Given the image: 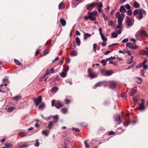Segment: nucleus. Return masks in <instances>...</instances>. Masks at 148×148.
<instances>
[{
  "label": "nucleus",
  "mask_w": 148,
  "mask_h": 148,
  "mask_svg": "<svg viewBox=\"0 0 148 148\" xmlns=\"http://www.w3.org/2000/svg\"><path fill=\"white\" fill-rule=\"evenodd\" d=\"M125 16V14H120L117 12L116 14V17L118 18V25L116 27V29H121L122 27V23Z\"/></svg>",
  "instance_id": "f257e3e1"
},
{
  "label": "nucleus",
  "mask_w": 148,
  "mask_h": 148,
  "mask_svg": "<svg viewBox=\"0 0 148 148\" xmlns=\"http://www.w3.org/2000/svg\"><path fill=\"white\" fill-rule=\"evenodd\" d=\"M136 36L143 37L147 36V34L144 30H141L137 32L136 34Z\"/></svg>",
  "instance_id": "f03ea898"
},
{
  "label": "nucleus",
  "mask_w": 148,
  "mask_h": 148,
  "mask_svg": "<svg viewBox=\"0 0 148 148\" xmlns=\"http://www.w3.org/2000/svg\"><path fill=\"white\" fill-rule=\"evenodd\" d=\"M145 11L141 8L138 10H136L133 12V14L134 15H136L137 14H145Z\"/></svg>",
  "instance_id": "7ed1b4c3"
},
{
  "label": "nucleus",
  "mask_w": 148,
  "mask_h": 148,
  "mask_svg": "<svg viewBox=\"0 0 148 148\" xmlns=\"http://www.w3.org/2000/svg\"><path fill=\"white\" fill-rule=\"evenodd\" d=\"M42 98L40 96H39L37 99L34 98L33 101L35 103L36 106H38L42 101Z\"/></svg>",
  "instance_id": "20e7f679"
},
{
  "label": "nucleus",
  "mask_w": 148,
  "mask_h": 148,
  "mask_svg": "<svg viewBox=\"0 0 148 148\" xmlns=\"http://www.w3.org/2000/svg\"><path fill=\"white\" fill-rule=\"evenodd\" d=\"M114 118L115 121H117L118 124H120L122 122L120 119V115L119 114H116L114 115Z\"/></svg>",
  "instance_id": "39448f33"
},
{
  "label": "nucleus",
  "mask_w": 148,
  "mask_h": 148,
  "mask_svg": "<svg viewBox=\"0 0 148 148\" xmlns=\"http://www.w3.org/2000/svg\"><path fill=\"white\" fill-rule=\"evenodd\" d=\"M127 19L126 20V25L127 26L130 27L132 26L133 25V23L132 19L128 16L127 17Z\"/></svg>",
  "instance_id": "423d86ee"
},
{
  "label": "nucleus",
  "mask_w": 148,
  "mask_h": 148,
  "mask_svg": "<svg viewBox=\"0 0 148 148\" xmlns=\"http://www.w3.org/2000/svg\"><path fill=\"white\" fill-rule=\"evenodd\" d=\"M126 46L129 47L130 49H136L137 47L136 46H133L131 42H127L126 44Z\"/></svg>",
  "instance_id": "0eeeda50"
},
{
  "label": "nucleus",
  "mask_w": 148,
  "mask_h": 148,
  "mask_svg": "<svg viewBox=\"0 0 148 148\" xmlns=\"http://www.w3.org/2000/svg\"><path fill=\"white\" fill-rule=\"evenodd\" d=\"M105 82L103 81L97 83L94 86V88H95L97 87L101 86H105L106 84H104Z\"/></svg>",
  "instance_id": "6e6552de"
},
{
  "label": "nucleus",
  "mask_w": 148,
  "mask_h": 148,
  "mask_svg": "<svg viewBox=\"0 0 148 148\" xmlns=\"http://www.w3.org/2000/svg\"><path fill=\"white\" fill-rule=\"evenodd\" d=\"M97 4V3H92L91 4L88 5L86 7V9L88 10H90L92 9V8H94V7Z\"/></svg>",
  "instance_id": "1a4fd4ad"
},
{
  "label": "nucleus",
  "mask_w": 148,
  "mask_h": 148,
  "mask_svg": "<svg viewBox=\"0 0 148 148\" xmlns=\"http://www.w3.org/2000/svg\"><path fill=\"white\" fill-rule=\"evenodd\" d=\"M135 79L136 80V83L138 84H140L143 82V79L139 77H136Z\"/></svg>",
  "instance_id": "9d476101"
},
{
  "label": "nucleus",
  "mask_w": 148,
  "mask_h": 148,
  "mask_svg": "<svg viewBox=\"0 0 148 148\" xmlns=\"http://www.w3.org/2000/svg\"><path fill=\"white\" fill-rule=\"evenodd\" d=\"M88 72L89 73V74L88 76L91 78H93L97 77V75L96 74L90 72L89 70H88Z\"/></svg>",
  "instance_id": "9b49d317"
},
{
  "label": "nucleus",
  "mask_w": 148,
  "mask_h": 148,
  "mask_svg": "<svg viewBox=\"0 0 148 148\" xmlns=\"http://www.w3.org/2000/svg\"><path fill=\"white\" fill-rule=\"evenodd\" d=\"M136 88L135 87H134L132 88L130 94V96H133L135 94L136 92Z\"/></svg>",
  "instance_id": "f8f14e48"
},
{
  "label": "nucleus",
  "mask_w": 148,
  "mask_h": 148,
  "mask_svg": "<svg viewBox=\"0 0 148 148\" xmlns=\"http://www.w3.org/2000/svg\"><path fill=\"white\" fill-rule=\"evenodd\" d=\"M116 86V83L114 82H110V88L112 89H114Z\"/></svg>",
  "instance_id": "ddd939ff"
},
{
  "label": "nucleus",
  "mask_w": 148,
  "mask_h": 148,
  "mask_svg": "<svg viewBox=\"0 0 148 148\" xmlns=\"http://www.w3.org/2000/svg\"><path fill=\"white\" fill-rule=\"evenodd\" d=\"M144 100H142L141 103L139 107V108L140 110H143L145 108V106L144 105Z\"/></svg>",
  "instance_id": "4468645a"
},
{
  "label": "nucleus",
  "mask_w": 148,
  "mask_h": 148,
  "mask_svg": "<svg viewBox=\"0 0 148 148\" xmlns=\"http://www.w3.org/2000/svg\"><path fill=\"white\" fill-rule=\"evenodd\" d=\"M53 122L52 121H50L49 123L48 127L49 129H52L53 127Z\"/></svg>",
  "instance_id": "2eb2a0df"
},
{
  "label": "nucleus",
  "mask_w": 148,
  "mask_h": 148,
  "mask_svg": "<svg viewBox=\"0 0 148 148\" xmlns=\"http://www.w3.org/2000/svg\"><path fill=\"white\" fill-rule=\"evenodd\" d=\"M119 10L120 12L123 13L125 12H126V10L125 8V6L123 5L121 6Z\"/></svg>",
  "instance_id": "dca6fc26"
},
{
  "label": "nucleus",
  "mask_w": 148,
  "mask_h": 148,
  "mask_svg": "<svg viewBox=\"0 0 148 148\" xmlns=\"http://www.w3.org/2000/svg\"><path fill=\"white\" fill-rule=\"evenodd\" d=\"M60 22L61 25L62 26H64L66 25V22L65 20L63 18L61 19L60 20Z\"/></svg>",
  "instance_id": "f3484780"
},
{
  "label": "nucleus",
  "mask_w": 148,
  "mask_h": 148,
  "mask_svg": "<svg viewBox=\"0 0 148 148\" xmlns=\"http://www.w3.org/2000/svg\"><path fill=\"white\" fill-rule=\"evenodd\" d=\"M45 104L42 103L38 107V109L40 110H42L45 108Z\"/></svg>",
  "instance_id": "a211bd4d"
},
{
  "label": "nucleus",
  "mask_w": 148,
  "mask_h": 148,
  "mask_svg": "<svg viewBox=\"0 0 148 148\" xmlns=\"http://www.w3.org/2000/svg\"><path fill=\"white\" fill-rule=\"evenodd\" d=\"M53 118V119L54 120L53 122V123H55L56 122H57L58 121V117L57 116H52Z\"/></svg>",
  "instance_id": "6ab92c4d"
},
{
  "label": "nucleus",
  "mask_w": 148,
  "mask_h": 148,
  "mask_svg": "<svg viewBox=\"0 0 148 148\" xmlns=\"http://www.w3.org/2000/svg\"><path fill=\"white\" fill-rule=\"evenodd\" d=\"M55 107L58 109H59L62 107V104L59 102H58L55 105Z\"/></svg>",
  "instance_id": "aec40b11"
},
{
  "label": "nucleus",
  "mask_w": 148,
  "mask_h": 148,
  "mask_svg": "<svg viewBox=\"0 0 148 148\" xmlns=\"http://www.w3.org/2000/svg\"><path fill=\"white\" fill-rule=\"evenodd\" d=\"M138 14L137 16H136V18L139 20H140L142 19L143 17V14Z\"/></svg>",
  "instance_id": "412c9836"
},
{
  "label": "nucleus",
  "mask_w": 148,
  "mask_h": 148,
  "mask_svg": "<svg viewBox=\"0 0 148 148\" xmlns=\"http://www.w3.org/2000/svg\"><path fill=\"white\" fill-rule=\"evenodd\" d=\"M97 12L96 11H94L93 12H89L88 13V14H90V15H95V16H96L97 14Z\"/></svg>",
  "instance_id": "4be33fe9"
},
{
  "label": "nucleus",
  "mask_w": 148,
  "mask_h": 148,
  "mask_svg": "<svg viewBox=\"0 0 148 148\" xmlns=\"http://www.w3.org/2000/svg\"><path fill=\"white\" fill-rule=\"evenodd\" d=\"M71 55L73 56H75L77 55V52L75 50L73 51L71 53Z\"/></svg>",
  "instance_id": "5701e85b"
},
{
  "label": "nucleus",
  "mask_w": 148,
  "mask_h": 148,
  "mask_svg": "<svg viewBox=\"0 0 148 148\" xmlns=\"http://www.w3.org/2000/svg\"><path fill=\"white\" fill-rule=\"evenodd\" d=\"M134 6L135 7V8H139L140 6V5L136 1H134Z\"/></svg>",
  "instance_id": "b1692460"
},
{
  "label": "nucleus",
  "mask_w": 148,
  "mask_h": 148,
  "mask_svg": "<svg viewBox=\"0 0 148 148\" xmlns=\"http://www.w3.org/2000/svg\"><path fill=\"white\" fill-rule=\"evenodd\" d=\"M101 38L103 41H106L107 40V38H106L105 36L103 34L100 35Z\"/></svg>",
  "instance_id": "393cba45"
},
{
  "label": "nucleus",
  "mask_w": 148,
  "mask_h": 148,
  "mask_svg": "<svg viewBox=\"0 0 148 148\" xmlns=\"http://www.w3.org/2000/svg\"><path fill=\"white\" fill-rule=\"evenodd\" d=\"M75 40L77 45L79 46L80 44V41L79 38L78 37H77L76 38Z\"/></svg>",
  "instance_id": "a878e982"
},
{
  "label": "nucleus",
  "mask_w": 148,
  "mask_h": 148,
  "mask_svg": "<svg viewBox=\"0 0 148 148\" xmlns=\"http://www.w3.org/2000/svg\"><path fill=\"white\" fill-rule=\"evenodd\" d=\"M113 73L112 71H107L106 72V76H109L112 75Z\"/></svg>",
  "instance_id": "bb28decb"
},
{
  "label": "nucleus",
  "mask_w": 148,
  "mask_h": 148,
  "mask_svg": "<svg viewBox=\"0 0 148 148\" xmlns=\"http://www.w3.org/2000/svg\"><path fill=\"white\" fill-rule=\"evenodd\" d=\"M115 59H116L115 57H113L111 56V57H110L109 58H106V61H108L114 60Z\"/></svg>",
  "instance_id": "cd10ccee"
},
{
  "label": "nucleus",
  "mask_w": 148,
  "mask_h": 148,
  "mask_svg": "<svg viewBox=\"0 0 148 148\" xmlns=\"http://www.w3.org/2000/svg\"><path fill=\"white\" fill-rule=\"evenodd\" d=\"M21 96H17L16 97H12V99L16 101L18 100V99H21Z\"/></svg>",
  "instance_id": "c85d7f7f"
},
{
  "label": "nucleus",
  "mask_w": 148,
  "mask_h": 148,
  "mask_svg": "<svg viewBox=\"0 0 148 148\" xmlns=\"http://www.w3.org/2000/svg\"><path fill=\"white\" fill-rule=\"evenodd\" d=\"M90 34L86 33L84 35V40H86L88 37L90 36Z\"/></svg>",
  "instance_id": "c756f323"
},
{
  "label": "nucleus",
  "mask_w": 148,
  "mask_h": 148,
  "mask_svg": "<svg viewBox=\"0 0 148 148\" xmlns=\"http://www.w3.org/2000/svg\"><path fill=\"white\" fill-rule=\"evenodd\" d=\"M58 89V88L57 87H53L51 89V91L52 92H54L57 91Z\"/></svg>",
  "instance_id": "7c9ffc66"
},
{
  "label": "nucleus",
  "mask_w": 148,
  "mask_h": 148,
  "mask_svg": "<svg viewBox=\"0 0 148 148\" xmlns=\"http://www.w3.org/2000/svg\"><path fill=\"white\" fill-rule=\"evenodd\" d=\"M19 135H21L22 137H25L27 136L26 133L24 132H20L18 133Z\"/></svg>",
  "instance_id": "2f4dec72"
},
{
  "label": "nucleus",
  "mask_w": 148,
  "mask_h": 148,
  "mask_svg": "<svg viewBox=\"0 0 148 148\" xmlns=\"http://www.w3.org/2000/svg\"><path fill=\"white\" fill-rule=\"evenodd\" d=\"M61 112L64 113H66L67 112V109L65 108H63L61 109Z\"/></svg>",
  "instance_id": "473e14b6"
},
{
  "label": "nucleus",
  "mask_w": 148,
  "mask_h": 148,
  "mask_svg": "<svg viewBox=\"0 0 148 148\" xmlns=\"http://www.w3.org/2000/svg\"><path fill=\"white\" fill-rule=\"evenodd\" d=\"M14 63L17 65H20L21 64L20 63V62L18 60L16 59H15L14 60Z\"/></svg>",
  "instance_id": "72a5a7b5"
},
{
  "label": "nucleus",
  "mask_w": 148,
  "mask_h": 148,
  "mask_svg": "<svg viewBox=\"0 0 148 148\" xmlns=\"http://www.w3.org/2000/svg\"><path fill=\"white\" fill-rule=\"evenodd\" d=\"M64 68L63 69V71L64 72H66L69 70V68L68 66H63Z\"/></svg>",
  "instance_id": "f704fd0d"
},
{
  "label": "nucleus",
  "mask_w": 148,
  "mask_h": 148,
  "mask_svg": "<svg viewBox=\"0 0 148 148\" xmlns=\"http://www.w3.org/2000/svg\"><path fill=\"white\" fill-rule=\"evenodd\" d=\"M42 133L43 135L45 136H48V133L46 130L42 131Z\"/></svg>",
  "instance_id": "c9c22d12"
},
{
  "label": "nucleus",
  "mask_w": 148,
  "mask_h": 148,
  "mask_svg": "<svg viewBox=\"0 0 148 148\" xmlns=\"http://www.w3.org/2000/svg\"><path fill=\"white\" fill-rule=\"evenodd\" d=\"M107 70H103L101 71V74L104 76H106Z\"/></svg>",
  "instance_id": "e433bc0d"
},
{
  "label": "nucleus",
  "mask_w": 148,
  "mask_h": 148,
  "mask_svg": "<svg viewBox=\"0 0 148 148\" xmlns=\"http://www.w3.org/2000/svg\"><path fill=\"white\" fill-rule=\"evenodd\" d=\"M64 4L62 3H61L58 6V9H61L62 8H64Z\"/></svg>",
  "instance_id": "4c0bfd02"
},
{
  "label": "nucleus",
  "mask_w": 148,
  "mask_h": 148,
  "mask_svg": "<svg viewBox=\"0 0 148 148\" xmlns=\"http://www.w3.org/2000/svg\"><path fill=\"white\" fill-rule=\"evenodd\" d=\"M67 74L65 73L64 72H63L62 73L60 74V76L62 77H64L66 76Z\"/></svg>",
  "instance_id": "58836bf2"
},
{
  "label": "nucleus",
  "mask_w": 148,
  "mask_h": 148,
  "mask_svg": "<svg viewBox=\"0 0 148 148\" xmlns=\"http://www.w3.org/2000/svg\"><path fill=\"white\" fill-rule=\"evenodd\" d=\"M14 109V108L13 107H9L7 109V112H11Z\"/></svg>",
  "instance_id": "ea45409f"
},
{
  "label": "nucleus",
  "mask_w": 148,
  "mask_h": 148,
  "mask_svg": "<svg viewBox=\"0 0 148 148\" xmlns=\"http://www.w3.org/2000/svg\"><path fill=\"white\" fill-rule=\"evenodd\" d=\"M112 36L114 38H116L117 37L118 34L116 32H113L112 34Z\"/></svg>",
  "instance_id": "a19ab883"
},
{
  "label": "nucleus",
  "mask_w": 148,
  "mask_h": 148,
  "mask_svg": "<svg viewBox=\"0 0 148 148\" xmlns=\"http://www.w3.org/2000/svg\"><path fill=\"white\" fill-rule=\"evenodd\" d=\"M90 15V17L89 18V19H90L91 20L93 21H95L96 20V18L95 17L91 15Z\"/></svg>",
  "instance_id": "79ce46f5"
},
{
  "label": "nucleus",
  "mask_w": 148,
  "mask_h": 148,
  "mask_svg": "<svg viewBox=\"0 0 148 148\" xmlns=\"http://www.w3.org/2000/svg\"><path fill=\"white\" fill-rule=\"evenodd\" d=\"M133 57L131 56V58L130 59H129L127 62V63L128 64H130L132 62L133 60Z\"/></svg>",
  "instance_id": "37998d69"
},
{
  "label": "nucleus",
  "mask_w": 148,
  "mask_h": 148,
  "mask_svg": "<svg viewBox=\"0 0 148 148\" xmlns=\"http://www.w3.org/2000/svg\"><path fill=\"white\" fill-rule=\"evenodd\" d=\"M106 62L107 61H106V60H101V63L102 64H103V66H105L106 65Z\"/></svg>",
  "instance_id": "c03bdc74"
},
{
  "label": "nucleus",
  "mask_w": 148,
  "mask_h": 148,
  "mask_svg": "<svg viewBox=\"0 0 148 148\" xmlns=\"http://www.w3.org/2000/svg\"><path fill=\"white\" fill-rule=\"evenodd\" d=\"M37 140L34 144V145L36 147H38L39 145V143L38 141V139H37Z\"/></svg>",
  "instance_id": "a18cd8bd"
},
{
  "label": "nucleus",
  "mask_w": 148,
  "mask_h": 148,
  "mask_svg": "<svg viewBox=\"0 0 148 148\" xmlns=\"http://www.w3.org/2000/svg\"><path fill=\"white\" fill-rule=\"evenodd\" d=\"M5 146L6 148H9L12 147V145L9 144H6Z\"/></svg>",
  "instance_id": "49530a36"
},
{
  "label": "nucleus",
  "mask_w": 148,
  "mask_h": 148,
  "mask_svg": "<svg viewBox=\"0 0 148 148\" xmlns=\"http://www.w3.org/2000/svg\"><path fill=\"white\" fill-rule=\"evenodd\" d=\"M72 130L73 131L75 130V131L76 132H80V130L78 128H72Z\"/></svg>",
  "instance_id": "de8ad7c7"
},
{
  "label": "nucleus",
  "mask_w": 148,
  "mask_h": 148,
  "mask_svg": "<svg viewBox=\"0 0 148 148\" xmlns=\"http://www.w3.org/2000/svg\"><path fill=\"white\" fill-rule=\"evenodd\" d=\"M66 82L67 83H69L70 85H71L72 84V80L71 79H67L66 81Z\"/></svg>",
  "instance_id": "09e8293b"
},
{
  "label": "nucleus",
  "mask_w": 148,
  "mask_h": 148,
  "mask_svg": "<svg viewBox=\"0 0 148 148\" xmlns=\"http://www.w3.org/2000/svg\"><path fill=\"white\" fill-rule=\"evenodd\" d=\"M97 47V45L96 44H94L93 45V49L94 51L95 52L96 51V49Z\"/></svg>",
  "instance_id": "8fccbe9b"
},
{
  "label": "nucleus",
  "mask_w": 148,
  "mask_h": 148,
  "mask_svg": "<svg viewBox=\"0 0 148 148\" xmlns=\"http://www.w3.org/2000/svg\"><path fill=\"white\" fill-rule=\"evenodd\" d=\"M144 69H142L140 71V74L141 75H142V76H144Z\"/></svg>",
  "instance_id": "3c124183"
},
{
  "label": "nucleus",
  "mask_w": 148,
  "mask_h": 148,
  "mask_svg": "<svg viewBox=\"0 0 148 148\" xmlns=\"http://www.w3.org/2000/svg\"><path fill=\"white\" fill-rule=\"evenodd\" d=\"M129 123L130 122L129 121H127L123 123V125L125 126H127Z\"/></svg>",
  "instance_id": "603ef678"
},
{
  "label": "nucleus",
  "mask_w": 148,
  "mask_h": 148,
  "mask_svg": "<svg viewBox=\"0 0 148 148\" xmlns=\"http://www.w3.org/2000/svg\"><path fill=\"white\" fill-rule=\"evenodd\" d=\"M28 147V145H21L20 147H19V148H26Z\"/></svg>",
  "instance_id": "864d4df0"
},
{
  "label": "nucleus",
  "mask_w": 148,
  "mask_h": 148,
  "mask_svg": "<svg viewBox=\"0 0 148 148\" xmlns=\"http://www.w3.org/2000/svg\"><path fill=\"white\" fill-rule=\"evenodd\" d=\"M86 148L89 147V146L88 144V142L86 140H85L84 142Z\"/></svg>",
  "instance_id": "5fc2aeb1"
},
{
  "label": "nucleus",
  "mask_w": 148,
  "mask_h": 148,
  "mask_svg": "<svg viewBox=\"0 0 148 148\" xmlns=\"http://www.w3.org/2000/svg\"><path fill=\"white\" fill-rule=\"evenodd\" d=\"M147 51H146L144 49H143L142 50V55H145V54L147 53Z\"/></svg>",
  "instance_id": "6e6d98bb"
},
{
  "label": "nucleus",
  "mask_w": 148,
  "mask_h": 148,
  "mask_svg": "<svg viewBox=\"0 0 148 148\" xmlns=\"http://www.w3.org/2000/svg\"><path fill=\"white\" fill-rule=\"evenodd\" d=\"M49 52L48 51H44L43 52V55L45 56L49 53Z\"/></svg>",
  "instance_id": "4d7b16f0"
},
{
  "label": "nucleus",
  "mask_w": 148,
  "mask_h": 148,
  "mask_svg": "<svg viewBox=\"0 0 148 148\" xmlns=\"http://www.w3.org/2000/svg\"><path fill=\"white\" fill-rule=\"evenodd\" d=\"M147 61V60H144V61L142 63H141L140 64H141V65H140V66H142V65H144V64H145L146 63Z\"/></svg>",
  "instance_id": "13d9d810"
},
{
  "label": "nucleus",
  "mask_w": 148,
  "mask_h": 148,
  "mask_svg": "<svg viewBox=\"0 0 148 148\" xmlns=\"http://www.w3.org/2000/svg\"><path fill=\"white\" fill-rule=\"evenodd\" d=\"M132 12L131 10H129L127 11V13L129 15H131L132 14Z\"/></svg>",
  "instance_id": "bf43d9fd"
},
{
  "label": "nucleus",
  "mask_w": 148,
  "mask_h": 148,
  "mask_svg": "<svg viewBox=\"0 0 148 148\" xmlns=\"http://www.w3.org/2000/svg\"><path fill=\"white\" fill-rule=\"evenodd\" d=\"M103 16V18H104L105 19V20H107V17L106 16L105 14L104 13H102V14Z\"/></svg>",
  "instance_id": "052dcab7"
},
{
  "label": "nucleus",
  "mask_w": 148,
  "mask_h": 148,
  "mask_svg": "<svg viewBox=\"0 0 148 148\" xmlns=\"http://www.w3.org/2000/svg\"><path fill=\"white\" fill-rule=\"evenodd\" d=\"M128 41V39L127 38L124 39L122 40V42L125 43L127 42Z\"/></svg>",
  "instance_id": "680f3d73"
},
{
  "label": "nucleus",
  "mask_w": 148,
  "mask_h": 148,
  "mask_svg": "<svg viewBox=\"0 0 148 148\" xmlns=\"http://www.w3.org/2000/svg\"><path fill=\"white\" fill-rule=\"evenodd\" d=\"M125 7L127 9H129L130 8V6L128 4H127L125 5Z\"/></svg>",
  "instance_id": "e2e57ef3"
},
{
  "label": "nucleus",
  "mask_w": 148,
  "mask_h": 148,
  "mask_svg": "<svg viewBox=\"0 0 148 148\" xmlns=\"http://www.w3.org/2000/svg\"><path fill=\"white\" fill-rule=\"evenodd\" d=\"M55 103V100H53L51 101V106H53L54 105V104Z\"/></svg>",
  "instance_id": "0e129e2a"
},
{
  "label": "nucleus",
  "mask_w": 148,
  "mask_h": 148,
  "mask_svg": "<svg viewBox=\"0 0 148 148\" xmlns=\"http://www.w3.org/2000/svg\"><path fill=\"white\" fill-rule=\"evenodd\" d=\"M90 17V14H88V16H85L84 17V18L86 20H87Z\"/></svg>",
  "instance_id": "69168bd1"
},
{
  "label": "nucleus",
  "mask_w": 148,
  "mask_h": 148,
  "mask_svg": "<svg viewBox=\"0 0 148 148\" xmlns=\"http://www.w3.org/2000/svg\"><path fill=\"white\" fill-rule=\"evenodd\" d=\"M143 68L145 69H147L148 68V66L146 64H144L142 65Z\"/></svg>",
  "instance_id": "338daca9"
},
{
  "label": "nucleus",
  "mask_w": 148,
  "mask_h": 148,
  "mask_svg": "<svg viewBox=\"0 0 148 148\" xmlns=\"http://www.w3.org/2000/svg\"><path fill=\"white\" fill-rule=\"evenodd\" d=\"M50 73L49 70L48 69L47 70L46 73H45V75H47Z\"/></svg>",
  "instance_id": "774afa93"
}]
</instances>
